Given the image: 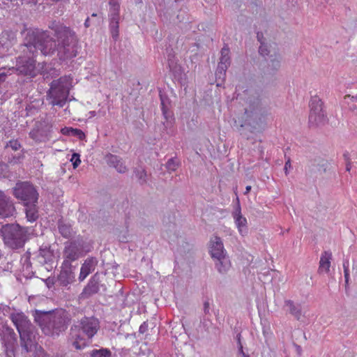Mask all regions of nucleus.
I'll return each mask as SVG.
<instances>
[{"mask_svg": "<svg viewBox=\"0 0 357 357\" xmlns=\"http://www.w3.org/2000/svg\"><path fill=\"white\" fill-rule=\"evenodd\" d=\"M48 27L54 31L57 41V56L60 60H68L77 56L81 46L76 32L69 26L52 21Z\"/></svg>", "mask_w": 357, "mask_h": 357, "instance_id": "1", "label": "nucleus"}, {"mask_svg": "<svg viewBox=\"0 0 357 357\" xmlns=\"http://www.w3.org/2000/svg\"><path fill=\"white\" fill-rule=\"evenodd\" d=\"M35 321L45 335H54L67 328L70 319L67 312L61 310L56 312H37Z\"/></svg>", "mask_w": 357, "mask_h": 357, "instance_id": "2", "label": "nucleus"}, {"mask_svg": "<svg viewBox=\"0 0 357 357\" xmlns=\"http://www.w3.org/2000/svg\"><path fill=\"white\" fill-rule=\"evenodd\" d=\"M100 323L95 317H84L80 320L79 326L71 328L70 335L73 340V346L77 350L83 349L88 344V340H91L98 332Z\"/></svg>", "mask_w": 357, "mask_h": 357, "instance_id": "3", "label": "nucleus"}, {"mask_svg": "<svg viewBox=\"0 0 357 357\" xmlns=\"http://www.w3.org/2000/svg\"><path fill=\"white\" fill-rule=\"evenodd\" d=\"M26 40L28 47H33L45 56L57 52V41L50 38L47 31L29 29L27 30Z\"/></svg>", "mask_w": 357, "mask_h": 357, "instance_id": "4", "label": "nucleus"}, {"mask_svg": "<svg viewBox=\"0 0 357 357\" xmlns=\"http://www.w3.org/2000/svg\"><path fill=\"white\" fill-rule=\"evenodd\" d=\"M73 87V77L70 75H64L57 79H54L47 92V99L53 106L63 107Z\"/></svg>", "mask_w": 357, "mask_h": 357, "instance_id": "5", "label": "nucleus"}, {"mask_svg": "<svg viewBox=\"0 0 357 357\" xmlns=\"http://www.w3.org/2000/svg\"><path fill=\"white\" fill-rule=\"evenodd\" d=\"M27 230L19 225H6L3 231L5 244L11 249H18L24 246Z\"/></svg>", "mask_w": 357, "mask_h": 357, "instance_id": "6", "label": "nucleus"}, {"mask_svg": "<svg viewBox=\"0 0 357 357\" xmlns=\"http://www.w3.org/2000/svg\"><path fill=\"white\" fill-rule=\"evenodd\" d=\"M10 319L20 333L22 347L28 352L33 345V342L26 328L29 325L27 318L22 313H15L11 314Z\"/></svg>", "mask_w": 357, "mask_h": 357, "instance_id": "7", "label": "nucleus"}, {"mask_svg": "<svg viewBox=\"0 0 357 357\" xmlns=\"http://www.w3.org/2000/svg\"><path fill=\"white\" fill-rule=\"evenodd\" d=\"M13 193L15 198L24 202L25 206L38 202V193L29 182H17L13 189Z\"/></svg>", "mask_w": 357, "mask_h": 357, "instance_id": "8", "label": "nucleus"}, {"mask_svg": "<svg viewBox=\"0 0 357 357\" xmlns=\"http://www.w3.org/2000/svg\"><path fill=\"white\" fill-rule=\"evenodd\" d=\"M249 121V124L253 123L255 128H263L266 124V111L261 107L259 99L255 100L253 104H250L249 107L245 108V112Z\"/></svg>", "mask_w": 357, "mask_h": 357, "instance_id": "9", "label": "nucleus"}, {"mask_svg": "<svg viewBox=\"0 0 357 357\" xmlns=\"http://www.w3.org/2000/svg\"><path fill=\"white\" fill-rule=\"evenodd\" d=\"M309 123L313 126L324 125L327 120L323 102L318 96H313L310 101Z\"/></svg>", "mask_w": 357, "mask_h": 357, "instance_id": "10", "label": "nucleus"}, {"mask_svg": "<svg viewBox=\"0 0 357 357\" xmlns=\"http://www.w3.org/2000/svg\"><path fill=\"white\" fill-rule=\"evenodd\" d=\"M16 66V70L21 75L34 77L39 73L36 66V60L33 58L20 57Z\"/></svg>", "mask_w": 357, "mask_h": 357, "instance_id": "11", "label": "nucleus"}, {"mask_svg": "<svg viewBox=\"0 0 357 357\" xmlns=\"http://www.w3.org/2000/svg\"><path fill=\"white\" fill-rule=\"evenodd\" d=\"M237 204L232 212V218L234 219L235 225L241 236H246L248 233V220L245 216L241 213V208L239 204V199L237 197Z\"/></svg>", "mask_w": 357, "mask_h": 357, "instance_id": "12", "label": "nucleus"}, {"mask_svg": "<svg viewBox=\"0 0 357 357\" xmlns=\"http://www.w3.org/2000/svg\"><path fill=\"white\" fill-rule=\"evenodd\" d=\"M82 256V248L75 241H72L66 244L63 250L64 260L63 262L71 264L73 261L77 260Z\"/></svg>", "mask_w": 357, "mask_h": 357, "instance_id": "13", "label": "nucleus"}, {"mask_svg": "<svg viewBox=\"0 0 357 357\" xmlns=\"http://www.w3.org/2000/svg\"><path fill=\"white\" fill-rule=\"evenodd\" d=\"M220 54L221 56L215 75L218 79H222L223 80L225 77L226 71L231 63L229 48L225 46L222 48Z\"/></svg>", "mask_w": 357, "mask_h": 357, "instance_id": "14", "label": "nucleus"}, {"mask_svg": "<svg viewBox=\"0 0 357 357\" xmlns=\"http://www.w3.org/2000/svg\"><path fill=\"white\" fill-rule=\"evenodd\" d=\"M61 270L58 275V282L60 285L67 287L75 281V274L73 271V266L71 264L63 262L61 264Z\"/></svg>", "mask_w": 357, "mask_h": 357, "instance_id": "15", "label": "nucleus"}, {"mask_svg": "<svg viewBox=\"0 0 357 357\" xmlns=\"http://www.w3.org/2000/svg\"><path fill=\"white\" fill-rule=\"evenodd\" d=\"M209 252L213 259L219 258L225 255V250L221 238L214 236L211 238Z\"/></svg>", "mask_w": 357, "mask_h": 357, "instance_id": "16", "label": "nucleus"}, {"mask_svg": "<svg viewBox=\"0 0 357 357\" xmlns=\"http://www.w3.org/2000/svg\"><path fill=\"white\" fill-rule=\"evenodd\" d=\"M15 211L13 204L5 194L0 191V218L11 216Z\"/></svg>", "mask_w": 357, "mask_h": 357, "instance_id": "17", "label": "nucleus"}, {"mask_svg": "<svg viewBox=\"0 0 357 357\" xmlns=\"http://www.w3.org/2000/svg\"><path fill=\"white\" fill-rule=\"evenodd\" d=\"M160 100H161V109L162 116L165 119V121L163 122L164 126L167 128L172 126L173 121V113L171 110V104L169 99L160 94Z\"/></svg>", "mask_w": 357, "mask_h": 357, "instance_id": "18", "label": "nucleus"}, {"mask_svg": "<svg viewBox=\"0 0 357 357\" xmlns=\"http://www.w3.org/2000/svg\"><path fill=\"white\" fill-rule=\"evenodd\" d=\"M16 43V37L13 32L4 31L0 33V48L8 50Z\"/></svg>", "mask_w": 357, "mask_h": 357, "instance_id": "19", "label": "nucleus"}, {"mask_svg": "<svg viewBox=\"0 0 357 357\" xmlns=\"http://www.w3.org/2000/svg\"><path fill=\"white\" fill-rule=\"evenodd\" d=\"M332 260V253L330 251H324L321 256L318 273L319 274L328 273Z\"/></svg>", "mask_w": 357, "mask_h": 357, "instance_id": "20", "label": "nucleus"}, {"mask_svg": "<svg viewBox=\"0 0 357 357\" xmlns=\"http://www.w3.org/2000/svg\"><path fill=\"white\" fill-rule=\"evenodd\" d=\"M96 260L93 257L87 258L82 265L79 280L83 281L92 271H94Z\"/></svg>", "mask_w": 357, "mask_h": 357, "instance_id": "21", "label": "nucleus"}, {"mask_svg": "<svg viewBox=\"0 0 357 357\" xmlns=\"http://www.w3.org/2000/svg\"><path fill=\"white\" fill-rule=\"evenodd\" d=\"M280 66L281 56L279 54L274 53V54H271L270 56L265 72L268 74H274L280 69Z\"/></svg>", "mask_w": 357, "mask_h": 357, "instance_id": "22", "label": "nucleus"}, {"mask_svg": "<svg viewBox=\"0 0 357 357\" xmlns=\"http://www.w3.org/2000/svg\"><path fill=\"white\" fill-rule=\"evenodd\" d=\"M284 306L287 307L289 313L294 316L297 320H301L304 314L302 312V306L299 303H295L291 300H287L284 302Z\"/></svg>", "mask_w": 357, "mask_h": 357, "instance_id": "23", "label": "nucleus"}, {"mask_svg": "<svg viewBox=\"0 0 357 357\" xmlns=\"http://www.w3.org/2000/svg\"><path fill=\"white\" fill-rule=\"evenodd\" d=\"M215 266L220 274H225L231 267V263L226 255L219 258H215Z\"/></svg>", "mask_w": 357, "mask_h": 357, "instance_id": "24", "label": "nucleus"}, {"mask_svg": "<svg viewBox=\"0 0 357 357\" xmlns=\"http://www.w3.org/2000/svg\"><path fill=\"white\" fill-rule=\"evenodd\" d=\"M119 15L110 14V23L109 28L114 40L119 37Z\"/></svg>", "mask_w": 357, "mask_h": 357, "instance_id": "25", "label": "nucleus"}, {"mask_svg": "<svg viewBox=\"0 0 357 357\" xmlns=\"http://www.w3.org/2000/svg\"><path fill=\"white\" fill-rule=\"evenodd\" d=\"M99 291V285L98 281L94 278H91L87 285L84 287L82 294L86 296H89L96 294Z\"/></svg>", "mask_w": 357, "mask_h": 357, "instance_id": "26", "label": "nucleus"}, {"mask_svg": "<svg viewBox=\"0 0 357 357\" xmlns=\"http://www.w3.org/2000/svg\"><path fill=\"white\" fill-rule=\"evenodd\" d=\"M108 162L120 173H123L126 171V167L116 155H110L108 157Z\"/></svg>", "mask_w": 357, "mask_h": 357, "instance_id": "27", "label": "nucleus"}, {"mask_svg": "<svg viewBox=\"0 0 357 357\" xmlns=\"http://www.w3.org/2000/svg\"><path fill=\"white\" fill-rule=\"evenodd\" d=\"M36 204L37 203L29 204L28 206H26V215L29 222H34L38 218Z\"/></svg>", "mask_w": 357, "mask_h": 357, "instance_id": "28", "label": "nucleus"}, {"mask_svg": "<svg viewBox=\"0 0 357 357\" xmlns=\"http://www.w3.org/2000/svg\"><path fill=\"white\" fill-rule=\"evenodd\" d=\"M91 356L92 357H111V351L107 349H93Z\"/></svg>", "mask_w": 357, "mask_h": 357, "instance_id": "29", "label": "nucleus"}, {"mask_svg": "<svg viewBox=\"0 0 357 357\" xmlns=\"http://www.w3.org/2000/svg\"><path fill=\"white\" fill-rule=\"evenodd\" d=\"M170 70L173 73L175 78H181L183 74V70L179 65L174 64L173 62L169 63Z\"/></svg>", "mask_w": 357, "mask_h": 357, "instance_id": "30", "label": "nucleus"}, {"mask_svg": "<svg viewBox=\"0 0 357 357\" xmlns=\"http://www.w3.org/2000/svg\"><path fill=\"white\" fill-rule=\"evenodd\" d=\"M59 230L60 234L65 238H69L71 236V228L67 225H60Z\"/></svg>", "mask_w": 357, "mask_h": 357, "instance_id": "31", "label": "nucleus"}, {"mask_svg": "<svg viewBox=\"0 0 357 357\" xmlns=\"http://www.w3.org/2000/svg\"><path fill=\"white\" fill-rule=\"evenodd\" d=\"M11 148L14 151H18L22 148L21 144L17 139H11L6 145V148Z\"/></svg>", "mask_w": 357, "mask_h": 357, "instance_id": "32", "label": "nucleus"}, {"mask_svg": "<svg viewBox=\"0 0 357 357\" xmlns=\"http://www.w3.org/2000/svg\"><path fill=\"white\" fill-rule=\"evenodd\" d=\"M109 6L111 14L119 15L120 5L117 0H110Z\"/></svg>", "mask_w": 357, "mask_h": 357, "instance_id": "33", "label": "nucleus"}, {"mask_svg": "<svg viewBox=\"0 0 357 357\" xmlns=\"http://www.w3.org/2000/svg\"><path fill=\"white\" fill-rule=\"evenodd\" d=\"M178 167V162L176 159L170 158L166 163V168L170 171H175Z\"/></svg>", "mask_w": 357, "mask_h": 357, "instance_id": "34", "label": "nucleus"}, {"mask_svg": "<svg viewBox=\"0 0 357 357\" xmlns=\"http://www.w3.org/2000/svg\"><path fill=\"white\" fill-rule=\"evenodd\" d=\"M10 175L8 165L3 162H0V178H8Z\"/></svg>", "mask_w": 357, "mask_h": 357, "instance_id": "35", "label": "nucleus"}, {"mask_svg": "<svg viewBox=\"0 0 357 357\" xmlns=\"http://www.w3.org/2000/svg\"><path fill=\"white\" fill-rule=\"evenodd\" d=\"M257 38H258V40L261 43V45L259 48V54L263 56H267L270 52V51L268 49V46L261 41L260 36H259V33L257 34Z\"/></svg>", "mask_w": 357, "mask_h": 357, "instance_id": "36", "label": "nucleus"}, {"mask_svg": "<svg viewBox=\"0 0 357 357\" xmlns=\"http://www.w3.org/2000/svg\"><path fill=\"white\" fill-rule=\"evenodd\" d=\"M70 161L73 162V168H77L81 163L80 155L79 153H74L72 155Z\"/></svg>", "mask_w": 357, "mask_h": 357, "instance_id": "37", "label": "nucleus"}, {"mask_svg": "<svg viewBox=\"0 0 357 357\" xmlns=\"http://www.w3.org/2000/svg\"><path fill=\"white\" fill-rule=\"evenodd\" d=\"M75 128L71 127H64L61 129V133L63 135L66 136H73V133L74 132Z\"/></svg>", "mask_w": 357, "mask_h": 357, "instance_id": "38", "label": "nucleus"}, {"mask_svg": "<svg viewBox=\"0 0 357 357\" xmlns=\"http://www.w3.org/2000/svg\"><path fill=\"white\" fill-rule=\"evenodd\" d=\"M73 136L77 137L79 139L82 140L86 137L84 132L78 128H75L74 132L73 133Z\"/></svg>", "mask_w": 357, "mask_h": 357, "instance_id": "39", "label": "nucleus"}, {"mask_svg": "<svg viewBox=\"0 0 357 357\" xmlns=\"http://www.w3.org/2000/svg\"><path fill=\"white\" fill-rule=\"evenodd\" d=\"M238 353V355L240 356L239 357H250V356L248 354L244 352L243 344H242L241 342H239Z\"/></svg>", "mask_w": 357, "mask_h": 357, "instance_id": "40", "label": "nucleus"}, {"mask_svg": "<svg viewBox=\"0 0 357 357\" xmlns=\"http://www.w3.org/2000/svg\"><path fill=\"white\" fill-rule=\"evenodd\" d=\"M294 347L295 349V351L297 354L298 356H301L302 355V348L300 345H298L297 344H294Z\"/></svg>", "mask_w": 357, "mask_h": 357, "instance_id": "41", "label": "nucleus"}, {"mask_svg": "<svg viewBox=\"0 0 357 357\" xmlns=\"http://www.w3.org/2000/svg\"><path fill=\"white\" fill-rule=\"evenodd\" d=\"M291 161H290V159L289 158L286 162H285V164H284V172H285V174H288V169L291 168Z\"/></svg>", "mask_w": 357, "mask_h": 357, "instance_id": "42", "label": "nucleus"}, {"mask_svg": "<svg viewBox=\"0 0 357 357\" xmlns=\"http://www.w3.org/2000/svg\"><path fill=\"white\" fill-rule=\"evenodd\" d=\"M35 357H49V356L47 355L43 350L41 349L36 352Z\"/></svg>", "mask_w": 357, "mask_h": 357, "instance_id": "43", "label": "nucleus"}, {"mask_svg": "<svg viewBox=\"0 0 357 357\" xmlns=\"http://www.w3.org/2000/svg\"><path fill=\"white\" fill-rule=\"evenodd\" d=\"M349 263L348 260H346L343 262L344 272L346 271H349Z\"/></svg>", "mask_w": 357, "mask_h": 357, "instance_id": "44", "label": "nucleus"}, {"mask_svg": "<svg viewBox=\"0 0 357 357\" xmlns=\"http://www.w3.org/2000/svg\"><path fill=\"white\" fill-rule=\"evenodd\" d=\"M344 274L345 283H346V284H348L349 280V271H346L344 272Z\"/></svg>", "mask_w": 357, "mask_h": 357, "instance_id": "45", "label": "nucleus"}, {"mask_svg": "<svg viewBox=\"0 0 357 357\" xmlns=\"http://www.w3.org/2000/svg\"><path fill=\"white\" fill-rule=\"evenodd\" d=\"M204 312L206 314L208 313V312H209V303L208 302H205L204 303Z\"/></svg>", "mask_w": 357, "mask_h": 357, "instance_id": "46", "label": "nucleus"}, {"mask_svg": "<svg viewBox=\"0 0 357 357\" xmlns=\"http://www.w3.org/2000/svg\"><path fill=\"white\" fill-rule=\"evenodd\" d=\"M7 76V74L5 73H0V82H3L5 80L6 77Z\"/></svg>", "mask_w": 357, "mask_h": 357, "instance_id": "47", "label": "nucleus"}, {"mask_svg": "<svg viewBox=\"0 0 357 357\" xmlns=\"http://www.w3.org/2000/svg\"><path fill=\"white\" fill-rule=\"evenodd\" d=\"M84 26L86 28H88L90 26V24H89V17H87L86 19L85 22H84Z\"/></svg>", "mask_w": 357, "mask_h": 357, "instance_id": "48", "label": "nucleus"}, {"mask_svg": "<svg viewBox=\"0 0 357 357\" xmlns=\"http://www.w3.org/2000/svg\"><path fill=\"white\" fill-rule=\"evenodd\" d=\"M347 98L351 99V100H352V101H356L357 100V96H348Z\"/></svg>", "mask_w": 357, "mask_h": 357, "instance_id": "49", "label": "nucleus"}, {"mask_svg": "<svg viewBox=\"0 0 357 357\" xmlns=\"http://www.w3.org/2000/svg\"><path fill=\"white\" fill-rule=\"evenodd\" d=\"M251 190V186L250 185H248L246 188H245V194H248L249 193V192Z\"/></svg>", "mask_w": 357, "mask_h": 357, "instance_id": "50", "label": "nucleus"}, {"mask_svg": "<svg viewBox=\"0 0 357 357\" xmlns=\"http://www.w3.org/2000/svg\"><path fill=\"white\" fill-rule=\"evenodd\" d=\"M236 339H237V344H238V347H239V342H241V334H238L236 335Z\"/></svg>", "mask_w": 357, "mask_h": 357, "instance_id": "51", "label": "nucleus"}, {"mask_svg": "<svg viewBox=\"0 0 357 357\" xmlns=\"http://www.w3.org/2000/svg\"><path fill=\"white\" fill-rule=\"evenodd\" d=\"M351 164H350L349 162V163H347V165H346V170H347V172H349V171L351 170Z\"/></svg>", "mask_w": 357, "mask_h": 357, "instance_id": "52", "label": "nucleus"}, {"mask_svg": "<svg viewBox=\"0 0 357 357\" xmlns=\"http://www.w3.org/2000/svg\"><path fill=\"white\" fill-rule=\"evenodd\" d=\"M30 135H31V138L34 139V137L33 136L32 132L30 133Z\"/></svg>", "mask_w": 357, "mask_h": 357, "instance_id": "53", "label": "nucleus"}, {"mask_svg": "<svg viewBox=\"0 0 357 357\" xmlns=\"http://www.w3.org/2000/svg\"><path fill=\"white\" fill-rule=\"evenodd\" d=\"M97 15L96 13L92 14L93 17H96Z\"/></svg>", "mask_w": 357, "mask_h": 357, "instance_id": "54", "label": "nucleus"}, {"mask_svg": "<svg viewBox=\"0 0 357 357\" xmlns=\"http://www.w3.org/2000/svg\"><path fill=\"white\" fill-rule=\"evenodd\" d=\"M142 0H137V3H140Z\"/></svg>", "mask_w": 357, "mask_h": 357, "instance_id": "55", "label": "nucleus"}, {"mask_svg": "<svg viewBox=\"0 0 357 357\" xmlns=\"http://www.w3.org/2000/svg\"><path fill=\"white\" fill-rule=\"evenodd\" d=\"M32 1H33V2H34V3H36V2L38 1V0H32Z\"/></svg>", "mask_w": 357, "mask_h": 357, "instance_id": "56", "label": "nucleus"}]
</instances>
